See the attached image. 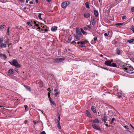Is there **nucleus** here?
<instances>
[{"instance_id":"obj_15","label":"nucleus","mask_w":134,"mask_h":134,"mask_svg":"<svg viewBox=\"0 0 134 134\" xmlns=\"http://www.w3.org/2000/svg\"><path fill=\"white\" fill-rule=\"evenodd\" d=\"M49 99L50 102L51 103H52L53 104V105H54L55 106H56V104L55 103L54 101H53L52 100V98H50V99Z\"/></svg>"},{"instance_id":"obj_32","label":"nucleus","mask_w":134,"mask_h":134,"mask_svg":"<svg viewBox=\"0 0 134 134\" xmlns=\"http://www.w3.org/2000/svg\"><path fill=\"white\" fill-rule=\"evenodd\" d=\"M91 21L92 22V23L93 24V25L95 24V20L94 19H93L92 20H91Z\"/></svg>"},{"instance_id":"obj_46","label":"nucleus","mask_w":134,"mask_h":134,"mask_svg":"<svg viewBox=\"0 0 134 134\" xmlns=\"http://www.w3.org/2000/svg\"><path fill=\"white\" fill-rule=\"evenodd\" d=\"M27 9V8L26 7H24V9H23V10L25 12H26L27 10H26V11H25L26 10V9Z\"/></svg>"},{"instance_id":"obj_51","label":"nucleus","mask_w":134,"mask_h":134,"mask_svg":"<svg viewBox=\"0 0 134 134\" xmlns=\"http://www.w3.org/2000/svg\"><path fill=\"white\" fill-rule=\"evenodd\" d=\"M47 90L48 91H49V93L51 92V90H50V89L49 88Z\"/></svg>"},{"instance_id":"obj_25","label":"nucleus","mask_w":134,"mask_h":134,"mask_svg":"<svg viewBox=\"0 0 134 134\" xmlns=\"http://www.w3.org/2000/svg\"><path fill=\"white\" fill-rule=\"evenodd\" d=\"M89 3L88 2H86L85 3V5H86V7L88 9L90 8L89 6Z\"/></svg>"},{"instance_id":"obj_14","label":"nucleus","mask_w":134,"mask_h":134,"mask_svg":"<svg viewBox=\"0 0 134 134\" xmlns=\"http://www.w3.org/2000/svg\"><path fill=\"white\" fill-rule=\"evenodd\" d=\"M118 96L119 98L121 97L122 95L121 92H120L118 93Z\"/></svg>"},{"instance_id":"obj_27","label":"nucleus","mask_w":134,"mask_h":134,"mask_svg":"<svg viewBox=\"0 0 134 134\" xmlns=\"http://www.w3.org/2000/svg\"><path fill=\"white\" fill-rule=\"evenodd\" d=\"M10 41V40L7 39L5 41V43L9 45H10L11 44V43H9V41Z\"/></svg>"},{"instance_id":"obj_56","label":"nucleus","mask_w":134,"mask_h":134,"mask_svg":"<svg viewBox=\"0 0 134 134\" xmlns=\"http://www.w3.org/2000/svg\"><path fill=\"white\" fill-rule=\"evenodd\" d=\"M76 43V42H75V41H73L71 43V44H73V43Z\"/></svg>"},{"instance_id":"obj_28","label":"nucleus","mask_w":134,"mask_h":134,"mask_svg":"<svg viewBox=\"0 0 134 134\" xmlns=\"http://www.w3.org/2000/svg\"><path fill=\"white\" fill-rule=\"evenodd\" d=\"M72 37V36L71 35L70 37L68 38V41H69V42L71 40Z\"/></svg>"},{"instance_id":"obj_40","label":"nucleus","mask_w":134,"mask_h":134,"mask_svg":"<svg viewBox=\"0 0 134 134\" xmlns=\"http://www.w3.org/2000/svg\"><path fill=\"white\" fill-rule=\"evenodd\" d=\"M27 24L29 25H30L31 26H32V25L31 24V23L30 22H28L27 23Z\"/></svg>"},{"instance_id":"obj_61","label":"nucleus","mask_w":134,"mask_h":134,"mask_svg":"<svg viewBox=\"0 0 134 134\" xmlns=\"http://www.w3.org/2000/svg\"><path fill=\"white\" fill-rule=\"evenodd\" d=\"M132 60L134 62V58H131Z\"/></svg>"},{"instance_id":"obj_9","label":"nucleus","mask_w":134,"mask_h":134,"mask_svg":"<svg viewBox=\"0 0 134 134\" xmlns=\"http://www.w3.org/2000/svg\"><path fill=\"white\" fill-rule=\"evenodd\" d=\"M76 31L77 33V34L79 35V36H81L82 35V34L81 32L77 28H76Z\"/></svg>"},{"instance_id":"obj_26","label":"nucleus","mask_w":134,"mask_h":134,"mask_svg":"<svg viewBox=\"0 0 134 134\" xmlns=\"http://www.w3.org/2000/svg\"><path fill=\"white\" fill-rule=\"evenodd\" d=\"M9 72L11 73L12 74H13L14 70L12 69H10L8 71Z\"/></svg>"},{"instance_id":"obj_7","label":"nucleus","mask_w":134,"mask_h":134,"mask_svg":"<svg viewBox=\"0 0 134 134\" xmlns=\"http://www.w3.org/2000/svg\"><path fill=\"white\" fill-rule=\"evenodd\" d=\"M67 3V2H65L62 3L61 4L62 7L63 8H66L68 5Z\"/></svg>"},{"instance_id":"obj_18","label":"nucleus","mask_w":134,"mask_h":134,"mask_svg":"<svg viewBox=\"0 0 134 134\" xmlns=\"http://www.w3.org/2000/svg\"><path fill=\"white\" fill-rule=\"evenodd\" d=\"M0 56L1 57H3V58L4 59H6L7 58L6 55L3 54H0Z\"/></svg>"},{"instance_id":"obj_5","label":"nucleus","mask_w":134,"mask_h":134,"mask_svg":"<svg viewBox=\"0 0 134 134\" xmlns=\"http://www.w3.org/2000/svg\"><path fill=\"white\" fill-rule=\"evenodd\" d=\"M124 69L125 70H127L125 72L127 73H129L130 71H132L133 70V68L131 67L130 66H129V67H124Z\"/></svg>"},{"instance_id":"obj_33","label":"nucleus","mask_w":134,"mask_h":134,"mask_svg":"<svg viewBox=\"0 0 134 134\" xmlns=\"http://www.w3.org/2000/svg\"><path fill=\"white\" fill-rule=\"evenodd\" d=\"M87 27L88 28V30H90L92 28V26L91 25H87Z\"/></svg>"},{"instance_id":"obj_16","label":"nucleus","mask_w":134,"mask_h":134,"mask_svg":"<svg viewBox=\"0 0 134 134\" xmlns=\"http://www.w3.org/2000/svg\"><path fill=\"white\" fill-rule=\"evenodd\" d=\"M116 53L118 55H120L121 51L119 48H117L116 50Z\"/></svg>"},{"instance_id":"obj_37","label":"nucleus","mask_w":134,"mask_h":134,"mask_svg":"<svg viewBox=\"0 0 134 134\" xmlns=\"http://www.w3.org/2000/svg\"><path fill=\"white\" fill-rule=\"evenodd\" d=\"M24 107L25 108V110H26V111H27L28 110L27 109V108L28 107V106L27 105H25L24 106Z\"/></svg>"},{"instance_id":"obj_54","label":"nucleus","mask_w":134,"mask_h":134,"mask_svg":"<svg viewBox=\"0 0 134 134\" xmlns=\"http://www.w3.org/2000/svg\"><path fill=\"white\" fill-rule=\"evenodd\" d=\"M94 41H96L97 40V37H95L94 38Z\"/></svg>"},{"instance_id":"obj_45","label":"nucleus","mask_w":134,"mask_h":134,"mask_svg":"<svg viewBox=\"0 0 134 134\" xmlns=\"http://www.w3.org/2000/svg\"><path fill=\"white\" fill-rule=\"evenodd\" d=\"M37 23H38V24H39V26H41V27H42V25H43V24L42 23H39L38 22H37Z\"/></svg>"},{"instance_id":"obj_58","label":"nucleus","mask_w":134,"mask_h":134,"mask_svg":"<svg viewBox=\"0 0 134 134\" xmlns=\"http://www.w3.org/2000/svg\"><path fill=\"white\" fill-rule=\"evenodd\" d=\"M83 29H84V30H86L87 29V27H85L83 28Z\"/></svg>"},{"instance_id":"obj_4","label":"nucleus","mask_w":134,"mask_h":134,"mask_svg":"<svg viewBox=\"0 0 134 134\" xmlns=\"http://www.w3.org/2000/svg\"><path fill=\"white\" fill-rule=\"evenodd\" d=\"M65 59L64 58H56L53 59V62L54 63H59L62 62Z\"/></svg>"},{"instance_id":"obj_2","label":"nucleus","mask_w":134,"mask_h":134,"mask_svg":"<svg viewBox=\"0 0 134 134\" xmlns=\"http://www.w3.org/2000/svg\"><path fill=\"white\" fill-rule=\"evenodd\" d=\"M10 63L12 65L17 68H20L21 66V65L18 62L17 60L15 59H13Z\"/></svg>"},{"instance_id":"obj_52","label":"nucleus","mask_w":134,"mask_h":134,"mask_svg":"<svg viewBox=\"0 0 134 134\" xmlns=\"http://www.w3.org/2000/svg\"><path fill=\"white\" fill-rule=\"evenodd\" d=\"M41 30H44L45 31H48V30L47 29H41Z\"/></svg>"},{"instance_id":"obj_55","label":"nucleus","mask_w":134,"mask_h":134,"mask_svg":"<svg viewBox=\"0 0 134 134\" xmlns=\"http://www.w3.org/2000/svg\"><path fill=\"white\" fill-rule=\"evenodd\" d=\"M19 1L21 3H23L24 2L23 0H19Z\"/></svg>"},{"instance_id":"obj_23","label":"nucleus","mask_w":134,"mask_h":134,"mask_svg":"<svg viewBox=\"0 0 134 134\" xmlns=\"http://www.w3.org/2000/svg\"><path fill=\"white\" fill-rule=\"evenodd\" d=\"M92 122L94 123H99V121L97 119H96L94 120H93L92 121Z\"/></svg>"},{"instance_id":"obj_31","label":"nucleus","mask_w":134,"mask_h":134,"mask_svg":"<svg viewBox=\"0 0 134 134\" xmlns=\"http://www.w3.org/2000/svg\"><path fill=\"white\" fill-rule=\"evenodd\" d=\"M109 32H108L106 33H105L104 34V35L105 36L107 37L109 35Z\"/></svg>"},{"instance_id":"obj_29","label":"nucleus","mask_w":134,"mask_h":134,"mask_svg":"<svg viewBox=\"0 0 134 134\" xmlns=\"http://www.w3.org/2000/svg\"><path fill=\"white\" fill-rule=\"evenodd\" d=\"M42 15V14L40 13L39 14L38 16L40 20H42V18L41 17V16Z\"/></svg>"},{"instance_id":"obj_63","label":"nucleus","mask_w":134,"mask_h":134,"mask_svg":"<svg viewBox=\"0 0 134 134\" xmlns=\"http://www.w3.org/2000/svg\"><path fill=\"white\" fill-rule=\"evenodd\" d=\"M58 119H59V120H60V116L59 115L58 116Z\"/></svg>"},{"instance_id":"obj_57","label":"nucleus","mask_w":134,"mask_h":134,"mask_svg":"<svg viewBox=\"0 0 134 134\" xmlns=\"http://www.w3.org/2000/svg\"><path fill=\"white\" fill-rule=\"evenodd\" d=\"M125 127L126 129H129V127L128 126H125Z\"/></svg>"},{"instance_id":"obj_34","label":"nucleus","mask_w":134,"mask_h":134,"mask_svg":"<svg viewBox=\"0 0 134 134\" xmlns=\"http://www.w3.org/2000/svg\"><path fill=\"white\" fill-rule=\"evenodd\" d=\"M124 23H118L116 24V25H118V26H121V25H122Z\"/></svg>"},{"instance_id":"obj_43","label":"nucleus","mask_w":134,"mask_h":134,"mask_svg":"<svg viewBox=\"0 0 134 134\" xmlns=\"http://www.w3.org/2000/svg\"><path fill=\"white\" fill-rule=\"evenodd\" d=\"M131 29L133 31V32H134V26H132Z\"/></svg>"},{"instance_id":"obj_10","label":"nucleus","mask_w":134,"mask_h":134,"mask_svg":"<svg viewBox=\"0 0 134 134\" xmlns=\"http://www.w3.org/2000/svg\"><path fill=\"white\" fill-rule=\"evenodd\" d=\"M102 121H104L105 123H107V117L106 115H104L102 119Z\"/></svg>"},{"instance_id":"obj_35","label":"nucleus","mask_w":134,"mask_h":134,"mask_svg":"<svg viewBox=\"0 0 134 134\" xmlns=\"http://www.w3.org/2000/svg\"><path fill=\"white\" fill-rule=\"evenodd\" d=\"M115 120V119L114 118H113L111 120V121L110 122V124H112L113 122L114 121V120Z\"/></svg>"},{"instance_id":"obj_48","label":"nucleus","mask_w":134,"mask_h":134,"mask_svg":"<svg viewBox=\"0 0 134 134\" xmlns=\"http://www.w3.org/2000/svg\"><path fill=\"white\" fill-rule=\"evenodd\" d=\"M131 10L132 12H134V7H133L132 8Z\"/></svg>"},{"instance_id":"obj_44","label":"nucleus","mask_w":134,"mask_h":134,"mask_svg":"<svg viewBox=\"0 0 134 134\" xmlns=\"http://www.w3.org/2000/svg\"><path fill=\"white\" fill-rule=\"evenodd\" d=\"M48 96L49 99H50V98H51L50 97V94L49 92L48 93Z\"/></svg>"},{"instance_id":"obj_20","label":"nucleus","mask_w":134,"mask_h":134,"mask_svg":"<svg viewBox=\"0 0 134 134\" xmlns=\"http://www.w3.org/2000/svg\"><path fill=\"white\" fill-rule=\"evenodd\" d=\"M133 41H134V38H132L131 39L128 40L127 42L129 43H132L133 42Z\"/></svg>"},{"instance_id":"obj_13","label":"nucleus","mask_w":134,"mask_h":134,"mask_svg":"<svg viewBox=\"0 0 134 134\" xmlns=\"http://www.w3.org/2000/svg\"><path fill=\"white\" fill-rule=\"evenodd\" d=\"M57 27L56 26H54L51 28V30L52 31H55L57 30Z\"/></svg>"},{"instance_id":"obj_50","label":"nucleus","mask_w":134,"mask_h":134,"mask_svg":"<svg viewBox=\"0 0 134 134\" xmlns=\"http://www.w3.org/2000/svg\"><path fill=\"white\" fill-rule=\"evenodd\" d=\"M35 26H39V24L38 23H37L35 25Z\"/></svg>"},{"instance_id":"obj_49","label":"nucleus","mask_w":134,"mask_h":134,"mask_svg":"<svg viewBox=\"0 0 134 134\" xmlns=\"http://www.w3.org/2000/svg\"><path fill=\"white\" fill-rule=\"evenodd\" d=\"M59 120H56V122L57 124H58V122L59 123Z\"/></svg>"},{"instance_id":"obj_60","label":"nucleus","mask_w":134,"mask_h":134,"mask_svg":"<svg viewBox=\"0 0 134 134\" xmlns=\"http://www.w3.org/2000/svg\"><path fill=\"white\" fill-rule=\"evenodd\" d=\"M9 27H8L7 30V32H9Z\"/></svg>"},{"instance_id":"obj_12","label":"nucleus","mask_w":134,"mask_h":134,"mask_svg":"<svg viewBox=\"0 0 134 134\" xmlns=\"http://www.w3.org/2000/svg\"><path fill=\"white\" fill-rule=\"evenodd\" d=\"M84 16L85 18H88L90 16V14L88 12H86L84 14Z\"/></svg>"},{"instance_id":"obj_19","label":"nucleus","mask_w":134,"mask_h":134,"mask_svg":"<svg viewBox=\"0 0 134 134\" xmlns=\"http://www.w3.org/2000/svg\"><path fill=\"white\" fill-rule=\"evenodd\" d=\"M24 86L27 89V90L29 91H31V89L30 87H29L27 86L26 85H24Z\"/></svg>"},{"instance_id":"obj_24","label":"nucleus","mask_w":134,"mask_h":134,"mask_svg":"<svg viewBox=\"0 0 134 134\" xmlns=\"http://www.w3.org/2000/svg\"><path fill=\"white\" fill-rule=\"evenodd\" d=\"M6 46V44L4 43H2L0 45V47L1 48L5 47Z\"/></svg>"},{"instance_id":"obj_47","label":"nucleus","mask_w":134,"mask_h":134,"mask_svg":"<svg viewBox=\"0 0 134 134\" xmlns=\"http://www.w3.org/2000/svg\"><path fill=\"white\" fill-rule=\"evenodd\" d=\"M40 134H46V133L44 131H43L41 132Z\"/></svg>"},{"instance_id":"obj_1","label":"nucleus","mask_w":134,"mask_h":134,"mask_svg":"<svg viewBox=\"0 0 134 134\" xmlns=\"http://www.w3.org/2000/svg\"><path fill=\"white\" fill-rule=\"evenodd\" d=\"M113 62V60L111 59L110 60H107L105 61L104 64L107 66H112L114 67H116L117 66L116 64L115 63H111Z\"/></svg>"},{"instance_id":"obj_6","label":"nucleus","mask_w":134,"mask_h":134,"mask_svg":"<svg viewBox=\"0 0 134 134\" xmlns=\"http://www.w3.org/2000/svg\"><path fill=\"white\" fill-rule=\"evenodd\" d=\"M92 126L94 129L97 130H100V127L96 124H93Z\"/></svg>"},{"instance_id":"obj_30","label":"nucleus","mask_w":134,"mask_h":134,"mask_svg":"<svg viewBox=\"0 0 134 134\" xmlns=\"http://www.w3.org/2000/svg\"><path fill=\"white\" fill-rule=\"evenodd\" d=\"M6 26L5 25H0V29L4 28Z\"/></svg>"},{"instance_id":"obj_3","label":"nucleus","mask_w":134,"mask_h":134,"mask_svg":"<svg viewBox=\"0 0 134 134\" xmlns=\"http://www.w3.org/2000/svg\"><path fill=\"white\" fill-rule=\"evenodd\" d=\"M87 42V41L85 40L84 41H79L77 42V44H81L80 45H79V46L80 47H82L84 46H83V45L85 44H86Z\"/></svg>"},{"instance_id":"obj_53","label":"nucleus","mask_w":134,"mask_h":134,"mask_svg":"<svg viewBox=\"0 0 134 134\" xmlns=\"http://www.w3.org/2000/svg\"><path fill=\"white\" fill-rule=\"evenodd\" d=\"M27 122H28V121H27V120H25V124H26L27 123Z\"/></svg>"},{"instance_id":"obj_36","label":"nucleus","mask_w":134,"mask_h":134,"mask_svg":"<svg viewBox=\"0 0 134 134\" xmlns=\"http://www.w3.org/2000/svg\"><path fill=\"white\" fill-rule=\"evenodd\" d=\"M60 93V92H56L54 94L55 96H56L58 95Z\"/></svg>"},{"instance_id":"obj_39","label":"nucleus","mask_w":134,"mask_h":134,"mask_svg":"<svg viewBox=\"0 0 134 134\" xmlns=\"http://www.w3.org/2000/svg\"><path fill=\"white\" fill-rule=\"evenodd\" d=\"M57 125H58V128L59 129H61V127L60 125V123H59L58 122V124H57Z\"/></svg>"},{"instance_id":"obj_64","label":"nucleus","mask_w":134,"mask_h":134,"mask_svg":"<svg viewBox=\"0 0 134 134\" xmlns=\"http://www.w3.org/2000/svg\"><path fill=\"white\" fill-rule=\"evenodd\" d=\"M37 23V22H36L35 21H34V24H35L36 23Z\"/></svg>"},{"instance_id":"obj_8","label":"nucleus","mask_w":134,"mask_h":134,"mask_svg":"<svg viewBox=\"0 0 134 134\" xmlns=\"http://www.w3.org/2000/svg\"><path fill=\"white\" fill-rule=\"evenodd\" d=\"M86 115L89 118H91V116L90 112L88 110H86L85 112Z\"/></svg>"},{"instance_id":"obj_21","label":"nucleus","mask_w":134,"mask_h":134,"mask_svg":"<svg viewBox=\"0 0 134 134\" xmlns=\"http://www.w3.org/2000/svg\"><path fill=\"white\" fill-rule=\"evenodd\" d=\"M74 36L78 40H79L80 39V36H79V35H78L77 34H76V35H75L74 34Z\"/></svg>"},{"instance_id":"obj_41","label":"nucleus","mask_w":134,"mask_h":134,"mask_svg":"<svg viewBox=\"0 0 134 134\" xmlns=\"http://www.w3.org/2000/svg\"><path fill=\"white\" fill-rule=\"evenodd\" d=\"M126 17L125 15L123 16L122 17V19L123 20L126 19Z\"/></svg>"},{"instance_id":"obj_62","label":"nucleus","mask_w":134,"mask_h":134,"mask_svg":"<svg viewBox=\"0 0 134 134\" xmlns=\"http://www.w3.org/2000/svg\"><path fill=\"white\" fill-rule=\"evenodd\" d=\"M130 125L133 129H134V127H133V126L131 124H130Z\"/></svg>"},{"instance_id":"obj_42","label":"nucleus","mask_w":134,"mask_h":134,"mask_svg":"<svg viewBox=\"0 0 134 134\" xmlns=\"http://www.w3.org/2000/svg\"><path fill=\"white\" fill-rule=\"evenodd\" d=\"M3 41V39L2 38H0V43H1Z\"/></svg>"},{"instance_id":"obj_11","label":"nucleus","mask_w":134,"mask_h":134,"mask_svg":"<svg viewBox=\"0 0 134 134\" xmlns=\"http://www.w3.org/2000/svg\"><path fill=\"white\" fill-rule=\"evenodd\" d=\"M91 110L94 113H96V108L95 106H92L91 107Z\"/></svg>"},{"instance_id":"obj_22","label":"nucleus","mask_w":134,"mask_h":134,"mask_svg":"<svg viewBox=\"0 0 134 134\" xmlns=\"http://www.w3.org/2000/svg\"><path fill=\"white\" fill-rule=\"evenodd\" d=\"M81 32L84 35H85L87 34V32L85 31L83 29L81 28Z\"/></svg>"},{"instance_id":"obj_17","label":"nucleus","mask_w":134,"mask_h":134,"mask_svg":"<svg viewBox=\"0 0 134 134\" xmlns=\"http://www.w3.org/2000/svg\"><path fill=\"white\" fill-rule=\"evenodd\" d=\"M94 14L95 16L97 17L98 16V12L96 10H95L94 11Z\"/></svg>"},{"instance_id":"obj_59","label":"nucleus","mask_w":134,"mask_h":134,"mask_svg":"<svg viewBox=\"0 0 134 134\" xmlns=\"http://www.w3.org/2000/svg\"><path fill=\"white\" fill-rule=\"evenodd\" d=\"M29 3L30 4H32L34 3L32 1L30 2Z\"/></svg>"},{"instance_id":"obj_38","label":"nucleus","mask_w":134,"mask_h":134,"mask_svg":"<svg viewBox=\"0 0 134 134\" xmlns=\"http://www.w3.org/2000/svg\"><path fill=\"white\" fill-rule=\"evenodd\" d=\"M39 122L38 121H36L35 120H34L33 121V122L35 124H36L38 123Z\"/></svg>"}]
</instances>
